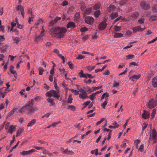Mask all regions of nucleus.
I'll use <instances>...</instances> for the list:
<instances>
[{
    "instance_id": "obj_24",
    "label": "nucleus",
    "mask_w": 157,
    "mask_h": 157,
    "mask_svg": "<svg viewBox=\"0 0 157 157\" xmlns=\"http://www.w3.org/2000/svg\"><path fill=\"white\" fill-rule=\"evenodd\" d=\"M152 11L155 13H157V5L155 4L153 5L152 9Z\"/></svg>"
},
{
    "instance_id": "obj_31",
    "label": "nucleus",
    "mask_w": 157,
    "mask_h": 157,
    "mask_svg": "<svg viewBox=\"0 0 157 157\" xmlns=\"http://www.w3.org/2000/svg\"><path fill=\"white\" fill-rule=\"evenodd\" d=\"M92 11V8H90L86 9L85 12V13H87L88 14H90L91 13Z\"/></svg>"
},
{
    "instance_id": "obj_48",
    "label": "nucleus",
    "mask_w": 157,
    "mask_h": 157,
    "mask_svg": "<svg viewBox=\"0 0 157 157\" xmlns=\"http://www.w3.org/2000/svg\"><path fill=\"white\" fill-rule=\"evenodd\" d=\"M95 67V66L91 67L90 66H89L87 67V70L88 71H90L93 70Z\"/></svg>"
},
{
    "instance_id": "obj_25",
    "label": "nucleus",
    "mask_w": 157,
    "mask_h": 157,
    "mask_svg": "<svg viewBox=\"0 0 157 157\" xmlns=\"http://www.w3.org/2000/svg\"><path fill=\"white\" fill-rule=\"evenodd\" d=\"M123 36V34L121 33H117L114 34V38H118L122 37Z\"/></svg>"
},
{
    "instance_id": "obj_5",
    "label": "nucleus",
    "mask_w": 157,
    "mask_h": 157,
    "mask_svg": "<svg viewBox=\"0 0 157 157\" xmlns=\"http://www.w3.org/2000/svg\"><path fill=\"white\" fill-rule=\"evenodd\" d=\"M140 5L142 9L145 10L149 9L150 8V4H147L145 2H141Z\"/></svg>"
},
{
    "instance_id": "obj_60",
    "label": "nucleus",
    "mask_w": 157,
    "mask_h": 157,
    "mask_svg": "<svg viewBox=\"0 0 157 157\" xmlns=\"http://www.w3.org/2000/svg\"><path fill=\"white\" fill-rule=\"evenodd\" d=\"M102 88V86H97V87H94L93 86L92 88L94 90H96L97 89H101Z\"/></svg>"
},
{
    "instance_id": "obj_18",
    "label": "nucleus",
    "mask_w": 157,
    "mask_h": 157,
    "mask_svg": "<svg viewBox=\"0 0 157 157\" xmlns=\"http://www.w3.org/2000/svg\"><path fill=\"white\" fill-rule=\"evenodd\" d=\"M15 126L11 125L10 126V128L9 129V132L12 134L13 132L15 131Z\"/></svg>"
},
{
    "instance_id": "obj_7",
    "label": "nucleus",
    "mask_w": 157,
    "mask_h": 157,
    "mask_svg": "<svg viewBox=\"0 0 157 157\" xmlns=\"http://www.w3.org/2000/svg\"><path fill=\"white\" fill-rule=\"evenodd\" d=\"M34 101L33 99H32L30 101H29L25 105L26 107V109L32 107L34 104Z\"/></svg>"
},
{
    "instance_id": "obj_44",
    "label": "nucleus",
    "mask_w": 157,
    "mask_h": 157,
    "mask_svg": "<svg viewBox=\"0 0 157 157\" xmlns=\"http://www.w3.org/2000/svg\"><path fill=\"white\" fill-rule=\"evenodd\" d=\"M100 7V4L98 3L96 4L94 6L93 8L95 9H97L99 8Z\"/></svg>"
},
{
    "instance_id": "obj_20",
    "label": "nucleus",
    "mask_w": 157,
    "mask_h": 157,
    "mask_svg": "<svg viewBox=\"0 0 157 157\" xmlns=\"http://www.w3.org/2000/svg\"><path fill=\"white\" fill-rule=\"evenodd\" d=\"M139 15V13L138 12H136L133 13L131 15V17L134 19L136 18Z\"/></svg>"
},
{
    "instance_id": "obj_53",
    "label": "nucleus",
    "mask_w": 157,
    "mask_h": 157,
    "mask_svg": "<svg viewBox=\"0 0 157 157\" xmlns=\"http://www.w3.org/2000/svg\"><path fill=\"white\" fill-rule=\"evenodd\" d=\"M8 46H6V48H0L1 51L2 53H4L6 51V49L8 47Z\"/></svg>"
},
{
    "instance_id": "obj_46",
    "label": "nucleus",
    "mask_w": 157,
    "mask_h": 157,
    "mask_svg": "<svg viewBox=\"0 0 157 157\" xmlns=\"http://www.w3.org/2000/svg\"><path fill=\"white\" fill-rule=\"evenodd\" d=\"M108 102L107 101H105L102 104H101V106L104 109L105 108V107L107 105Z\"/></svg>"
},
{
    "instance_id": "obj_52",
    "label": "nucleus",
    "mask_w": 157,
    "mask_h": 157,
    "mask_svg": "<svg viewBox=\"0 0 157 157\" xmlns=\"http://www.w3.org/2000/svg\"><path fill=\"white\" fill-rule=\"evenodd\" d=\"M68 3V2L67 1L65 0L62 2L61 5L63 6H65L67 5Z\"/></svg>"
},
{
    "instance_id": "obj_39",
    "label": "nucleus",
    "mask_w": 157,
    "mask_h": 157,
    "mask_svg": "<svg viewBox=\"0 0 157 157\" xmlns=\"http://www.w3.org/2000/svg\"><path fill=\"white\" fill-rule=\"evenodd\" d=\"M128 1L127 0H121L120 2V4L122 6L124 5Z\"/></svg>"
},
{
    "instance_id": "obj_45",
    "label": "nucleus",
    "mask_w": 157,
    "mask_h": 157,
    "mask_svg": "<svg viewBox=\"0 0 157 157\" xmlns=\"http://www.w3.org/2000/svg\"><path fill=\"white\" fill-rule=\"evenodd\" d=\"M88 30V29L86 27H82L80 29V31L82 32H84Z\"/></svg>"
},
{
    "instance_id": "obj_16",
    "label": "nucleus",
    "mask_w": 157,
    "mask_h": 157,
    "mask_svg": "<svg viewBox=\"0 0 157 157\" xmlns=\"http://www.w3.org/2000/svg\"><path fill=\"white\" fill-rule=\"evenodd\" d=\"M80 9L82 11H84L86 7L85 3L83 2H81L80 3Z\"/></svg>"
},
{
    "instance_id": "obj_42",
    "label": "nucleus",
    "mask_w": 157,
    "mask_h": 157,
    "mask_svg": "<svg viewBox=\"0 0 157 157\" xmlns=\"http://www.w3.org/2000/svg\"><path fill=\"white\" fill-rule=\"evenodd\" d=\"M75 9V7L73 6H71L68 9V11L69 12H72Z\"/></svg>"
},
{
    "instance_id": "obj_30",
    "label": "nucleus",
    "mask_w": 157,
    "mask_h": 157,
    "mask_svg": "<svg viewBox=\"0 0 157 157\" xmlns=\"http://www.w3.org/2000/svg\"><path fill=\"white\" fill-rule=\"evenodd\" d=\"M118 16V15L117 13L114 14L112 13L111 15V19L112 20H113L117 17Z\"/></svg>"
},
{
    "instance_id": "obj_21",
    "label": "nucleus",
    "mask_w": 157,
    "mask_h": 157,
    "mask_svg": "<svg viewBox=\"0 0 157 157\" xmlns=\"http://www.w3.org/2000/svg\"><path fill=\"white\" fill-rule=\"evenodd\" d=\"M18 109L17 108H15L13 109V110L11 111L10 112L8 115L7 117L11 116L14 113H15V110H18Z\"/></svg>"
},
{
    "instance_id": "obj_36",
    "label": "nucleus",
    "mask_w": 157,
    "mask_h": 157,
    "mask_svg": "<svg viewBox=\"0 0 157 157\" xmlns=\"http://www.w3.org/2000/svg\"><path fill=\"white\" fill-rule=\"evenodd\" d=\"M91 132V130H89L88 131H87L86 133L84 134H83V135H82V136L81 137V139H83L84 138V137L85 136L87 135H88Z\"/></svg>"
},
{
    "instance_id": "obj_29",
    "label": "nucleus",
    "mask_w": 157,
    "mask_h": 157,
    "mask_svg": "<svg viewBox=\"0 0 157 157\" xmlns=\"http://www.w3.org/2000/svg\"><path fill=\"white\" fill-rule=\"evenodd\" d=\"M109 95L108 93L107 92L104 93L101 96V100L105 98V97H106V98H108L109 97Z\"/></svg>"
},
{
    "instance_id": "obj_13",
    "label": "nucleus",
    "mask_w": 157,
    "mask_h": 157,
    "mask_svg": "<svg viewBox=\"0 0 157 157\" xmlns=\"http://www.w3.org/2000/svg\"><path fill=\"white\" fill-rule=\"evenodd\" d=\"M157 136V132L156 130L154 129L152 131V140H153L155 139Z\"/></svg>"
},
{
    "instance_id": "obj_43",
    "label": "nucleus",
    "mask_w": 157,
    "mask_h": 157,
    "mask_svg": "<svg viewBox=\"0 0 157 157\" xmlns=\"http://www.w3.org/2000/svg\"><path fill=\"white\" fill-rule=\"evenodd\" d=\"M13 28H12V27H11V28L10 29V31H12V32H14L15 31H16V33L15 34L16 35H18V31L16 29H13Z\"/></svg>"
},
{
    "instance_id": "obj_58",
    "label": "nucleus",
    "mask_w": 157,
    "mask_h": 157,
    "mask_svg": "<svg viewBox=\"0 0 157 157\" xmlns=\"http://www.w3.org/2000/svg\"><path fill=\"white\" fill-rule=\"evenodd\" d=\"M104 118H103L101 119V120H100L99 121H98V122H97L96 123V125H98L100 124L102 122L104 121Z\"/></svg>"
},
{
    "instance_id": "obj_17",
    "label": "nucleus",
    "mask_w": 157,
    "mask_h": 157,
    "mask_svg": "<svg viewBox=\"0 0 157 157\" xmlns=\"http://www.w3.org/2000/svg\"><path fill=\"white\" fill-rule=\"evenodd\" d=\"M36 120L35 119L32 120L27 124L28 127H31L33 125L36 123Z\"/></svg>"
},
{
    "instance_id": "obj_55",
    "label": "nucleus",
    "mask_w": 157,
    "mask_h": 157,
    "mask_svg": "<svg viewBox=\"0 0 157 157\" xmlns=\"http://www.w3.org/2000/svg\"><path fill=\"white\" fill-rule=\"evenodd\" d=\"M90 99L91 101L94 100V99L93 98L95 97V94H94V93H93L92 94L90 95Z\"/></svg>"
},
{
    "instance_id": "obj_14",
    "label": "nucleus",
    "mask_w": 157,
    "mask_h": 157,
    "mask_svg": "<svg viewBox=\"0 0 157 157\" xmlns=\"http://www.w3.org/2000/svg\"><path fill=\"white\" fill-rule=\"evenodd\" d=\"M78 75L79 76L80 78H87V77L86 75L83 73V71L82 70L80 71V72L78 73Z\"/></svg>"
},
{
    "instance_id": "obj_38",
    "label": "nucleus",
    "mask_w": 157,
    "mask_h": 157,
    "mask_svg": "<svg viewBox=\"0 0 157 157\" xmlns=\"http://www.w3.org/2000/svg\"><path fill=\"white\" fill-rule=\"evenodd\" d=\"M68 64L69 66V68L71 69H73L74 68V65L71 61H69L67 63Z\"/></svg>"
},
{
    "instance_id": "obj_33",
    "label": "nucleus",
    "mask_w": 157,
    "mask_h": 157,
    "mask_svg": "<svg viewBox=\"0 0 157 157\" xmlns=\"http://www.w3.org/2000/svg\"><path fill=\"white\" fill-rule=\"evenodd\" d=\"M69 90H71L75 95H77L79 94L78 92L76 90L73 89H69Z\"/></svg>"
},
{
    "instance_id": "obj_50",
    "label": "nucleus",
    "mask_w": 157,
    "mask_h": 157,
    "mask_svg": "<svg viewBox=\"0 0 157 157\" xmlns=\"http://www.w3.org/2000/svg\"><path fill=\"white\" fill-rule=\"evenodd\" d=\"M35 151L34 149H32L27 151V155L32 154L33 152Z\"/></svg>"
},
{
    "instance_id": "obj_15",
    "label": "nucleus",
    "mask_w": 157,
    "mask_h": 157,
    "mask_svg": "<svg viewBox=\"0 0 157 157\" xmlns=\"http://www.w3.org/2000/svg\"><path fill=\"white\" fill-rule=\"evenodd\" d=\"M43 36L42 35L40 34L38 36H36L35 38V41L36 42H38L43 39Z\"/></svg>"
},
{
    "instance_id": "obj_32",
    "label": "nucleus",
    "mask_w": 157,
    "mask_h": 157,
    "mask_svg": "<svg viewBox=\"0 0 157 157\" xmlns=\"http://www.w3.org/2000/svg\"><path fill=\"white\" fill-rule=\"evenodd\" d=\"M73 100V98H72V96L71 94H70L67 100V102L68 103H71L72 102V100Z\"/></svg>"
},
{
    "instance_id": "obj_23",
    "label": "nucleus",
    "mask_w": 157,
    "mask_h": 157,
    "mask_svg": "<svg viewBox=\"0 0 157 157\" xmlns=\"http://www.w3.org/2000/svg\"><path fill=\"white\" fill-rule=\"evenodd\" d=\"M38 71H39V74L40 75H42L44 72V69L41 67H39L38 68Z\"/></svg>"
},
{
    "instance_id": "obj_35",
    "label": "nucleus",
    "mask_w": 157,
    "mask_h": 157,
    "mask_svg": "<svg viewBox=\"0 0 157 157\" xmlns=\"http://www.w3.org/2000/svg\"><path fill=\"white\" fill-rule=\"evenodd\" d=\"M156 110L155 109H154L152 110V112L151 113V119H152L154 117L156 113Z\"/></svg>"
},
{
    "instance_id": "obj_28",
    "label": "nucleus",
    "mask_w": 157,
    "mask_h": 157,
    "mask_svg": "<svg viewBox=\"0 0 157 157\" xmlns=\"http://www.w3.org/2000/svg\"><path fill=\"white\" fill-rule=\"evenodd\" d=\"M47 100L49 102L51 103L52 105H54L55 104V103L53 102V99L48 98H47Z\"/></svg>"
},
{
    "instance_id": "obj_4",
    "label": "nucleus",
    "mask_w": 157,
    "mask_h": 157,
    "mask_svg": "<svg viewBox=\"0 0 157 157\" xmlns=\"http://www.w3.org/2000/svg\"><path fill=\"white\" fill-rule=\"evenodd\" d=\"M107 25L106 21H103L99 24L98 29L101 31L103 30L106 28Z\"/></svg>"
},
{
    "instance_id": "obj_57",
    "label": "nucleus",
    "mask_w": 157,
    "mask_h": 157,
    "mask_svg": "<svg viewBox=\"0 0 157 157\" xmlns=\"http://www.w3.org/2000/svg\"><path fill=\"white\" fill-rule=\"evenodd\" d=\"M19 37H16L14 38L13 40L15 41V43L17 44L19 41Z\"/></svg>"
},
{
    "instance_id": "obj_11",
    "label": "nucleus",
    "mask_w": 157,
    "mask_h": 157,
    "mask_svg": "<svg viewBox=\"0 0 157 157\" xmlns=\"http://www.w3.org/2000/svg\"><path fill=\"white\" fill-rule=\"evenodd\" d=\"M151 83L152 86L154 87H157V76L152 78Z\"/></svg>"
},
{
    "instance_id": "obj_61",
    "label": "nucleus",
    "mask_w": 157,
    "mask_h": 157,
    "mask_svg": "<svg viewBox=\"0 0 157 157\" xmlns=\"http://www.w3.org/2000/svg\"><path fill=\"white\" fill-rule=\"evenodd\" d=\"M75 17L76 19H79L80 17V14L79 13H77L75 15Z\"/></svg>"
},
{
    "instance_id": "obj_37",
    "label": "nucleus",
    "mask_w": 157,
    "mask_h": 157,
    "mask_svg": "<svg viewBox=\"0 0 157 157\" xmlns=\"http://www.w3.org/2000/svg\"><path fill=\"white\" fill-rule=\"evenodd\" d=\"M68 109H71L73 111H75L76 109V108L75 106L73 105H70L68 106Z\"/></svg>"
},
{
    "instance_id": "obj_62",
    "label": "nucleus",
    "mask_w": 157,
    "mask_h": 157,
    "mask_svg": "<svg viewBox=\"0 0 157 157\" xmlns=\"http://www.w3.org/2000/svg\"><path fill=\"white\" fill-rule=\"evenodd\" d=\"M24 131V129L22 128L19 129L17 131L18 133L20 135H21V133L23 132Z\"/></svg>"
},
{
    "instance_id": "obj_56",
    "label": "nucleus",
    "mask_w": 157,
    "mask_h": 157,
    "mask_svg": "<svg viewBox=\"0 0 157 157\" xmlns=\"http://www.w3.org/2000/svg\"><path fill=\"white\" fill-rule=\"evenodd\" d=\"M41 99V98L40 96H37L34 99L36 101H38Z\"/></svg>"
},
{
    "instance_id": "obj_10",
    "label": "nucleus",
    "mask_w": 157,
    "mask_h": 157,
    "mask_svg": "<svg viewBox=\"0 0 157 157\" xmlns=\"http://www.w3.org/2000/svg\"><path fill=\"white\" fill-rule=\"evenodd\" d=\"M75 27V23L72 21H71L68 23L67 25V29L71 28V29H73Z\"/></svg>"
},
{
    "instance_id": "obj_54",
    "label": "nucleus",
    "mask_w": 157,
    "mask_h": 157,
    "mask_svg": "<svg viewBox=\"0 0 157 157\" xmlns=\"http://www.w3.org/2000/svg\"><path fill=\"white\" fill-rule=\"evenodd\" d=\"M85 58L84 56L82 55H78V56L76 58V59H84Z\"/></svg>"
},
{
    "instance_id": "obj_3",
    "label": "nucleus",
    "mask_w": 157,
    "mask_h": 157,
    "mask_svg": "<svg viewBox=\"0 0 157 157\" xmlns=\"http://www.w3.org/2000/svg\"><path fill=\"white\" fill-rule=\"evenodd\" d=\"M157 105V102L155 100H154L153 99L150 100L148 103V106L150 109L153 108Z\"/></svg>"
},
{
    "instance_id": "obj_41",
    "label": "nucleus",
    "mask_w": 157,
    "mask_h": 157,
    "mask_svg": "<svg viewBox=\"0 0 157 157\" xmlns=\"http://www.w3.org/2000/svg\"><path fill=\"white\" fill-rule=\"evenodd\" d=\"M20 142L19 141H18L16 144L10 150V153L13 150V149L15 148L18 146V144H19V143Z\"/></svg>"
},
{
    "instance_id": "obj_9",
    "label": "nucleus",
    "mask_w": 157,
    "mask_h": 157,
    "mask_svg": "<svg viewBox=\"0 0 157 157\" xmlns=\"http://www.w3.org/2000/svg\"><path fill=\"white\" fill-rule=\"evenodd\" d=\"M143 113L142 115V117L144 119L149 118L150 114L145 110H143Z\"/></svg>"
},
{
    "instance_id": "obj_12",
    "label": "nucleus",
    "mask_w": 157,
    "mask_h": 157,
    "mask_svg": "<svg viewBox=\"0 0 157 157\" xmlns=\"http://www.w3.org/2000/svg\"><path fill=\"white\" fill-rule=\"evenodd\" d=\"M157 20V15H153L151 16L149 18V20L153 21Z\"/></svg>"
},
{
    "instance_id": "obj_47",
    "label": "nucleus",
    "mask_w": 157,
    "mask_h": 157,
    "mask_svg": "<svg viewBox=\"0 0 157 157\" xmlns=\"http://www.w3.org/2000/svg\"><path fill=\"white\" fill-rule=\"evenodd\" d=\"M82 53L83 54H89L90 55H91L92 56H94V54L92 53L89 52H85V51H82Z\"/></svg>"
},
{
    "instance_id": "obj_34",
    "label": "nucleus",
    "mask_w": 157,
    "mask_h": 157,
    "mask_svg": "<svg viewBox=\"0 0 157 157\" xmlns=\"http://www.w3.org/2000/svg\"><path fill=\"white\" fill-rule=\"evenodd\" d=\"M135 56L133 55H129L126 56V59H129L134 58Z\"/></svg>"
},
{
    "instance_id": "obj_2",
    "label": "nucleus",
    "mask_w": 157,
    "mask_h": 157,
    "mask_svg": "<svg viewBox=\"0 0 157 157\" xmlns=\"http://www.w3.org/2000/svg\"><path fill=\"white\" fill-rule=\"evenodd\" d=\"M83 17L85 18V21L86 24L90 25L93 24L94 21V19L93 17L89 16L85 17L84 16Z\"/></svg>"
},
{
    "instance_id": "obj_40",
    "label": "nucleus",
    "mask_w": 157,
    "mask_h": 157,
    "mask_svg": "<svg viewBox=\"0 0 157 157\" xmlns=\"http://www.w3.org/2000/svg\"><path fill=\"white\" fill-rule=\"evenodd\" d=\"M121 27L118 26L116 25L114 26V29L116 31H119L121 30Z\"/></svg>"
},
{
    "instance_id": "obj_1",
    "label": "nucleus",
    "mask_w": 157,
    "mask_h": 157,
    "mask_svg": "<svg viewBox=\"0 0 157 157\" xmlns=\"http://www.w3.org/2000/svg\"><path fill=\"white\" fill-rule=\"evenodd\" d=\"M67 29L65 27H56L51 29V35L52 36L53 34H56L59 38H62L64 36V34L67 32Z\"/></svg>"
},
{
    "instance_id": "obj_22",
    "label": "nucleus",
    "mask_w": 157,
    "mask_h": 157,
    "mask_svg": "<svg viewBox=\"0 0 157 157\" xmlns=\"http://www.w3.org/2000/svg\"><path fill=\"white\" fill-rule=\"evenodd\" d=\"M140 77V75H134L132 77L129 78V79H131L132 78H135L136 79H138Z\"/></svg>"
},
{
    "instance_id": "obj_19",
    "label": "nucleus",
    "mask_w": 157,
    "mask_h": 157,
    "mask_svg": "<svg viewBox=\"0 0 157 157\" xmlns=\"http://www.w3.org/2000/svg\"><path fill=\"white\" fill-rule=\"evenodd\" d=\"M53 90H51L49 92H47L46 94V95L49 97H51L52 96H53Z\"/></svg>"
},
{
    "instance_id": "obj_27",
    "label": "nucleus",
    "mask_w": 157,
    "mask_h": 157,
    "mask_svg": "<svg viewBox=\"0 0 157 157\" xmlns=\"http://www.w3.org/2000/svg\"><path fill=\"white\" fill-rule=\"evenodd\" d=\"M100 14V11L99 10L96 11L94 13V14L96 17H98Z\"/></svg>"
},
{
    "instance_id": "obj_63",
    "label": "nucleus",
    "mask_w": 157,
    "mask_h": 157,
    "mask_svg": "<svg viewBox=\"0 0 157 157\" xmlns=\"http://www.w3.org/2000/svg\"><path fill=\"white\" fill-rule=\"evenodd\" d=\"M20 11L21 13H24V10L23 7L22 6L21 4L20 5Z\"/></svg>"
},
{
    "instance_id": "obj_59",
    "label": "nucleus",
    "mask_w": 157,
    "mask_h": 157,
    "mask_svg": "<svg viewBox=\"0 0 157 157\" xmlns=\"http://www.w3.org/2000/svg\"><path fill=\"white\" fill-rule=\"evenodd\" d=\"M15 141V136H13V140L10 142V146H11L13 143Z\"/></svg>"
},
{
    "instance_id": "obj_6",
    "label": "nucleus",
    "mask_w": 157,
    "mask_h": 157,
    "mask_svg": "<svg viewBox=\"0 0 157 157\" xmlns=\"http://www.w3.org/2000/svg\"><path fill=\"white\" fill-rule=\"evenodd\" d=\"M37 109L36 107H31V108H27L26 110L28 111V114L29 115H32L34 112L36 111Z\"/></svg>"
},
{
    "instance_id": "obj_8",
    "label": "nucleus",
    "mask_w": 157,
    "mask_h": 157,
    "mask_svg": "<svg viewBox=\"0 0 157 157\" xmlns=\"http://www.w3.org/2000/svg\"><path fill=\"white\" fill-rule=\"evenodd\" d=\"M134 33H136L137 31H142L144 29H142L140 26H138L136 27H134L132 29Z\"/></svg>"
},
{
    "instance_id": "obj_64",
    "label": "nucleus",
    "mask_w": 157,
    "mask_h": 157,
    "mask_svg": "<svg viewBox=\"0 0 157 157\" xmlns=\"http://www.w3.org/2000/svg\"><path fill=\"white\" fill-rule=\"evenodd\" d=\"M113 10L109 6L108 7L107 9V13H110L111 11H112Z\"/></svg>"
},
{
    "instance_id": "obj_26",
    "label": "nucleus",
    "mask_w": 157,
    "mask_h": 157,
    "mask_svg": "<svg viewBox=\"0 0 157 157\" xmlns=\"http://www.w3.org/2000/svg\"><path fill=\"white\" fill-rule=\"evenodd\" d=\"M25 110H26V107L25 106H24L21 107V108L19 110V111L21 113H23L25 112Z\"/></svg>"
},
{
    "instance_id": "obj_51",
    "label": "nucleus",
    "mask_w": 157,
    "mask_h": 157,
    "mask_svg": "<svg viewBox=\"0 0 157 157\" xmlns=\"http://www.w3.org/2000/svg\"><path fill=\"white\" fill-rule=\"evenodd\" d=\"M77 89L79 90V91L80 93H81L84 94H86V91L84 90H83L82 88H81L80 89H79L78 88Z\"/></svg>"
},
{
    "instance_id": "obj_49",
    "label": "nucleus",
    "mask_w": 157,
    "mask_h": 157,
    "mask_svg": "<svg viewBox=\"0 0 157 157\" xmlns=\"http://www.w3.org/2000/svg\"><path fill=\"white\" fill-rule=\"evenodd\" d=\"M119 85V83L114 81L113 86L114 87L117 86Z\"/></svg>"
}]
</instances>
